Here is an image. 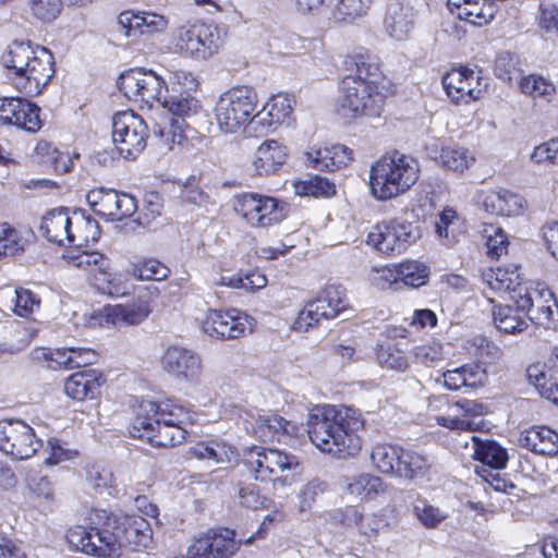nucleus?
Returning <instances> with one entry per match:
<instances>
[{
    "label": "nucleus",
    "mask_w": 558,
    "mask_h": 558,
    "mask_svg": "<svg viewBox=\"0 0 558 558\" xmlns=\"http://www.w3.org/2000/svg\"><path fill=\"white\" fill-rule=\"evenodd\" d=\"M88 520V526L75 525L68 531L71 549L99 558H116L123 546L141 550L153 541L151 527L141 515L117 517L96 509Z\"/></svg>",
    "instance_id": "f257e3e1"
},
{
    "label": "nucleus",
    "mask_w": 558,
    "mask_h": 558,
    "mask_svg": "<svg viewBox=\"0 0 558 558\" xmlns=\"http://www.w3.org/2000/svg\"><path fill=\"white\" fill-rule=\"evenodd\" d=\"M364 420L359 410L348 407L322 405L312 409L307 416V434L322 452L345 459L356 456L362 441L359 432Z\"/></svg>",
    "instance_id": "f03ea898"
},
{
    "label": "nucleus",
    "mask_w": 558,
    "mask_h": 558,
    "mask_svg": "<svg viewBox=\"0 0 558 558\" xmlns=\"http://www.w3.org/2000/svg\"><path fill=\"white\" fill-rule=\"evenodd\" d=\"M193 421L194 415L190 409L177 400H143L130 434L134 438L147 440L154 447H173L185 440L187 432L184 426Z\"/></svg>",
    "instance_id": "7ed1b4c3"
},
{
    "label": "nucleus",
    "mask_w": 558,
    "mask_h": 558,
    "mask_svg": "<svg viewBox=\"0 0 558 558\" xmlns=\"http://www.w3.org/2000/svg\"><path fill=\"white\" fill-rule=\"evenodd\" d=\"M1 64L14 86L29 97L39 95L54 73L51 51L24 41L11 43L1 56Z\"/></svg>",
    "instance_id": "20e7f679"
},
{
    "label": "nucleus",
    "mask_w": 558,
    "mask_h": 558,
    "mask_svg": "<svg viewBox=\"0 0 558 558\" xmlns=\"http://www.w3.org/2000/svg\"><path fill=\"white\" fill-rule=\"evenodd\" d=\"M420 172V163L414 157L398 150L386 154L371 167L372 195L379 201L398 197L417 182Z\"/></svg>",
    "instance_id": "39448f33"
},
{
    "label": "nucleus",
    "mask_w": 558,
    "mask_h": 558,
    "mask_svg": "<svg viewBox=\"0 0 558 558\" xmlns=\"http://www.w3.org/2000/svg\"><path fill=\"white\" fill-rule=\"evenodd\" d=\"M256 105V92L250 86H235L222 93L214 108L219 130L223 133H236L250 122L264 123L262 112L253 114Z\"/></svg>",
    "instance_id": "423d86ee"
},
{
    "label": "nucleus",
    "mask_w": 558,
    "mask_h": 558,
    "mask_svg": "<svg viewBox=\"0 0 558 558\" xmlns=\"http://www.w3.org/2000/svg\"><path fill=\"white\" fill-rule=\"evenodd\" d=\"M511 300L518 311L545 329L558 330V304L548 287L538 281H524L514 290Z\"/></svg>",
    "instance_id": "0eeeda50"
},
{
    "label": "nucleus",
    "mask_w": 558,
    "mask_h": 558,
    "mask_svg": "<svg viewBox=\"0 0 558 558\" xmlns=\"http://www.w3.org/2000/svg\"><path fill=\"white\" fill-rule=\"evenodd\" d=\"M338 102L339 112L344 118L375 117L380 114L385 96L373 80L343 77L340 83Z\"/></svg>",
    "instance_id": "6e6552de"
},
{
    "label": "nucleus",
    "mask_w": 558,
    "mask_h": 558,
    "mask_svg": "<svg viewBox=\"0 0 558 558\" xmlns=\"http://www.w3.org/2000/svg\"><path fill=\"white\" fill-rule=\"evenodd\" d=\"M243 462L256 481H271L275 487L290 485L292 478L284 473L299 466L295 456L257 446L245 451Z\"/></svg>",
    "instance_id": "1a4fd4ad"
},
{
    "label": "nucleus",
    "mask_w": 558,
    "mask_h": 558,
    "mask_svg": "<svg viewBox=\"0 0 558 558\" xmlns=\"http://www.w3.org/2000/svg\"><path fill=\"white\" fill-rule=\"evenodd\" d=\"M121 93L131 101L140 106L151 108L154 104H161L168 86L165 80L155 71L135 68L123 72L118 81Z\"/></svg>",
    "instance_id": "9d476101"
},
{
    "label": "nucleus",
    "mask_w": 558,
    "mask_h": 558,
    "mask_svg": "<svg viewBox=\"0 0 558 558\" xmlns=\"http://www.w3.org/2000/svg\"><path fill=\"white\" fill-rule=\"evenodd\" d=\"M43 447L35 429L22 418L0 420V451L14 461L33 458Z\"/></svg>",
    "instance_id": "9b49d317"
},
{
    "label": "nucleus",
    "mask_w": 558,
    "mask_h": 558,
    "mask_svg": "<svg viewBox=\"0 0 558 558\" xmlns=\"http://www.w3.org/2000/svg\"><path fill=\"white\" fill-rule=\"evenodd\" d=\"M347 306L345 289L341 286L330 284L300 311L293 323V329L305 332L322 319L336 318Z\"/></svg>",
    "instance_id": "f8f14e48"
},
{
    "label": "nucleus",
    "mask_w": 558,
    "mask_h": 558,
    "mask_svg": "<svg viewBox=\"0 0 558 558\" xmlns=\"http://www.w3.org/2000/svg\"><path fill=\"white\" fill-rule=\"evenodd\" d=\"M222 40L217 27L206 23L182 26L174 33L175 51L194 60H206L214 56Z\"/></svg>",
    "instance_id": "ddd939ff"
},
{
    "label": "nucleus",
    "mask_w": 558,
    "mask_h": 558,
    "mask_svg": "<svg viewBox=\"0 0 558 558\" xmlns=\"http://www.w3.org/2000/svg\"><path fill=\"white\" fill-rule=\"evenodd\" d=\"M420 238L417 226L393 219L374 226L367 234L366 243L383 254L395 255L404 252Z\"/></svg>",
    "instance_id": "4468645a"
},
{
    "label": "nucleus",
    "mask_w": 558,
    "mask_h": 558,
    "mask_svg": "<svg viewBox=\"0 0 558 558\" xmlns=\"http://www.w3.org/2000/svg\"><path fill=\"white\" fill-rule=\"evenodd\" d=\"M147 137L145 121L133 111H120L113 116L112 141L123 158H136L146 147Z\"/></svg>",
    "instance_id": "2eb2a0df"
},
{
    "label": "nucleus",
    "mask_w": 558,
    "mask_h": 558,
    "mask_svg": "<svg viewBox=\"0 0 558 558\" xmlns=\"http://www.w3.org/2000/svg\"><path fill=\"white\" fill-rule=\"evenodd\" d=\"M233 208L251 227L256 228L271 226L284 218L283 207L276 198L256 193L236 196Z\"/></svg>",
    "instance_id": "dca6fc26"
},
{
    "label": "nucleus",
    "mask_w": 558,
    "mask_h": 558,
    "mask_svg": "<svg viewBox=\"0 0 558 558\" xmlns=\"http://www.w3.org/2000/svg\"><path fill=\"white\" fill-rule=\"evenodd\" d=\"M86 201L96 215L111 221L131 217L137 209L135 197L112 189H94Z\"/></svg>",
    "instance_id": "f3484780"
},
{
    "label": "nucleus",
    "mask_w": 558,
    "mask_h": 558,
    "mask_svg": "<svg viewBox=\"0 0 558 558\" xmlns=\"http://www.w3.org/2000/svg\"><path fill=\"white\" fill-rule=\"evenodd\" d=\"M240 418L245 424V429L263 441H284L298 434L299 427L294 422L288 421L276 413L243 412Z\"/></svg>",
    "instance_id": "a211bd4d"
},
{
    "label": "nucleus",
    "mask_w": 558,
    "mask_h": 558,
    "mask_svg": "<svg viewBox=\"0 0 558 558\" xmlns=\"http://www.w3.org/2000/svg\"><path fill=\"white\" fill-rule=\"evenodd\" d=\"M448 97L454 104H469L480 99L484 88L480 72L460 66L446 73L441 80Z\"/></svg>",
    "instance_id": "6ab92c4d"
},
{
    "label": "nucleus",
    "mask_w": 558,
    "mask_h": 558,
    "mask_svg": "<svg viewBox=\"0 0 558 558\" xmlns=\"http://www.w3.org/2000/svg\"><path fill=\"white\" fill-rule=\"evenodd\" d=\"M150 312L147 296L140 295L132 303L104 306L97 312L94 319L102 327L131 326L141 324L149 316Z\"/></svg>",
    "instance_id": "aec40b11"
},
{
    "label": "nucleus",
    "mask_w": 558,
    "mask_h": 558,
    "mask_svg": "<svg viewBox=\"0 0 558 558\" xmlns=\"http://www.w3.org/2000/svg\"><path fill=\"white\" fill-rule=\"evenodd\" d=\"M416 10L410 0H388L384 13V31L390 38L402 41L415 27Z\"/></svg>",
    "instance_id": "412c9836"
},
{
    "label": "nucleus",
    "mask_w": 558,
    "mask_h": 558,
    "mask_svg": "<svg viewBox=\"0 0 558 558\" xmlns=\"http://www.w3.org/2000/svg\"><path fill=\"white\" fill-rule=\"evenodd\" d=\"M486 413V407L470 399H461L453 404H448V413L437 415L435 420L438 425L449 429L475 430L481 422L475 421Z\"/></svg>",
    "instance_id": "4be33fe9"
},
{
    "label": "nucleus",
    "mask_w": 558,
    "mask_h": 558,
    "mask_svg": "<svg viewBox=\"0 0 558 558\" xmlns=\"http://www.w3.org/2000/svg\"><path fill=\"white\" fill-rule=\"evenodd\" d=\"M162 367L178 379L197 383L202 373V361L194 351L182 347H170L162 356Z\"/></svg>",
    "instance_id": "5701e85b"
},
{
    "label": "nucleus",
    "mask_w": 558,
    "mask_h": 558,
    "mask_svg": "<svg viewBox=\"0 0 558 558\" xmlns=\"http://www.w3.org/2000/svg\"><path fill=\"white\" fill-rule=\"evenodd\" d=\"M451 14L475 26L488 24L497 11L492 0H447Z\"/></svg>",
    "instance_id": "b1692460"
},
{
    "label": "nucleus",
    "mask_w": 558,
    "mask_h": 558,
    "mask_svg": "<svg viewBox=\"0 0 558 558\" xmlns=\"http://www.w3.org/2000/svg\"><path fill=\"white\" fill-rule=\"evenodd\" d=\"M288 158V148L276 140L264 141L255 150L253 168L258 175L276 173Z\"/></svg>",
    "instance_id": "393cba45"
},
{
    "label": "nucleus",
    "mask_w": 558,
    "mask_h": 558,
    "mask_svg": "<svg viewBox=\"0 0 558 558\" xmlns=\"http://www.w3.org/2000/svg\"><path fill=\"white\" fill-rule=\"evenodd\" d=\"M310 165L320 171H333L347 166L352 160V150L344 145L335 144L324 147H312L307 153Z\"/></svg>",
    "instance_id": "a878e982"
},
{
    "label": "nucleus",
    "mask_w": 558,
    "mask_h": 558,
    "mask_svg": "<svg viewBox=\"0 0 558 558\" xmlns=\"http://www.w3.org/2000/svg\"><path fill=\"white\" fill-rule=\"evenodd\" d=\"M104 383L102 375L94 369L77 372L66 378L64 392L77 401L87 398L93 399L100 393V387Z\"/></svg>",
    "instance_id": "bb28decb"
},
{
    "label": "nucleus",
    "mask_w": 558,
    "mask_h": 558,
    "mask_svg": "<svg viewBox=\"0 0 558 558\" xmlns=\"http://www.w3.org/2000/svg\"><path fill=\"white\" fill-rule=\"evenodd\" d=\"M72 211L65 207L46 213L39 226L40 234L51 243L64 245L69 239Z\"/></svg>",
    "instance_id": "cd10ccee"
},
{
    "label": "nucleus",
    "mask_w": 558,
    "mask_h": 558,
    "mask_svg": "<svg viewBox=\"0 0 558 558\" xmlns=\"http://www.w3.org/2000/svg\"><path fill=\"white\" fill-rule=\"evenodd\" d=\"M465 448H470V456L495 470H501L508 461V453L498 442L492 439H481L477 436L471 437V442H465Z\"/></svg>",
    "instance_id": "c85d7f7f"
},
{
    "label": "nucleus",
    "mask_w": 558,
    "mask_h": 558,
    "mask_svg": "<svg viewBox=\"0 0 558 558\" xmlns=\"http://www.w3.org/2000/svg\"><path fill=\"white\" fill-rule=\"evenodd\" d=\"M519 442L537 454L555 456L558 453V434L546 426H533L524 430Z\"/></svg>",
    "instance_id": "c756f323"
},
{
    "label": "nucleus",
    "mask_w": 558,
    "mask_h": 558,
    "mask_svg": "<svg viewBox=\"0 0 558 558\" xmlns=\"http://www.w3.org/2000/svg\"><path fill=\"white\" fill-rule=\"evenodd\" d=\"M66 243L75 247L87 246L98 241L100 230L98 222L83 211H72Z\"/></svg>",
    "instance_id": "7c9ffc66"
},
{
    "label": "nucleus",
    "mask_w": 558,
    "mask_h": 558,
    "mask_svg": "<svg viewBox=\"0 0 558 558\" xmlns=\"http://www.w3.org/2000/svg\"><path fill=\"white\" fill-rule=\"evenodd\" d=\"M482 204L490 214L512 216L521 210L522 197L505 189L490 190L483 194Z\"/></svg>",
    "instance_id": "2f4dec72"
},
{
    "label": "nucleus",
    "mask_w": 558,
    "mask_h": 558,
    "mask_svg": "<svg viewBox=\"0 0 558 558\" xmlns=\"http://www.w3.org/2000/svg\"><path fill=\"white\" fill-rule=\"evenodd\" d=\"M92 283L100 293L112 298L129 295L134 290V284L129 275L111 272L110 268L92 276Z\"/></svg>",
    "instance_id": "473e14b6"
},
{
    "label": "nucleus",
    "mask_w": 558,
    "mask_h": 558,
    "mask_svg": "<svg viewBox=\"0 0 558 558\" xmlns=\"http://www.w3.org/2000/svg\"><path fill=\"white\" fill-rule=\"evenodd\" d=\"M433 464L432 458L403 448L399 464H397V476L409 481L423 478L429 473Z\"/></svg>",
    "instance_id": "72a5a7b5"
},
{
    "label": "nucleus",
    "mask_w": 558,
    "mask_h": 558,
    "mask_svg": "<svg viewBox=\"0 0 558 558\" xmlns=\"http://www.w3.org/2000/svg\"><path fill=\"white\" fill-rule=\"evenodd\" d=\"M483 282L495 292H509L514 295V290L524 284L521 281L519 268L512 266L510 268H488L482 274Z\"/></svg>",
    "instance_id": "f704fd0d"
},
{
    "label": "nucleus",
    "mask_w": 558,
    "mask_h": 558,
    "mask_svg": "<svg viewBox=\"0 0 558 558\" xmlns=\"http://www.w3.org/2000/svg\"><path fill=\"white\" fill-rule=\"evenodd\" d=\"M388 485L379 477L372 474H360L349 480L345 489L354 498L363 501L375 499L387 492Z\"/></svg>",
    "instance_id": "c9c22d12"
},
{
    "label": "nucleus",
    "mask_w": 558,
    "mask_h": 558,
    "mask_svg": "<svg viewBox=\"0 0 558 558\" xmlns=\"http://www.w3.org/2000/svg\"><path fill=\"white\" fill-rule=\"evenodd\" d=\"M371 0H337L329 10L327 21L335 25H348L366 15Z\"/></svg>",
    "instance_id": "e433bc0d"
},
{
    "label": "nucleus",
    "mask_w": 558,
    "mask_h": 558,
    "mask_svg": "<svg viewBox=\"0 0 558 558\" xmlns=\"http://www.w3.org/2000/svg\"><path fill=\"white\" fill-rule=\"evenodd\" d=\"M402 449L391 444H376L369 453L371 462L380 473L397 476V464H399Z\"/></svg>",
    "instance_id": "4c0bfd02"
},
{
    "label": "nucleus",
    "mask_w": 558,
    "mask_h": 558,
    "mask_svg": "<svg viewBox=\"0 0 558 558\" xmlns=\"http://www.w3.org/2000/svg\"><path fill=\"white\" fill-rule=\"evenodd\" d=\"M64 258L69 266L89 271L93 276L110 268V259L97 251L69 252Z\"/></svg>",
    "instance_id": "58836bf2"
},
{
    "label": "nucleus",
    "mask_w": 558,
    "mask_h": 558,
    "mask_svg": "<svg viewBox=\"0 0 558 558\" xmlns=\"http://www.w3.org/2000/svg\"><path fill=\"white\" fill-rule=\"evenodd\" d=\"M461 231V219L458 213L452 208H444L437 216L435 222V232L444 243L451 245L457 241Z\"/></svg>",
    "instance_id": "ea45409f"
},
{
    "label": "nucleus",
    "mask_w": 558,
    "mask_h": 558,
    "mask_svg": "<svg viewBox=\"0 0 558 558\" xmlns=\"http://www.w3.org/2000/svg\"><path fill=\"white\" fill-rule=\"evenodd\" d=\"M493 319L495 326L502 332L515 335L527 328V323L509 305H494Z\"/></svg>",
    "instance_id": "a19ab883"
},
{
    "label": "nucleus",
    "mask_w": 558,
    "mask_h": 558,
    "mask_svg": "<svg viewBox=\"0 0 558 558\" xmlns=\"http://www.w3.org/2000/svg\"><path fill=\"white\" fill-rule=\"evenodd\" d=\"M520 88L523 94L534 99H542L547 102L551 101L556 94L555 84L542 75L531 74L522 77Z\"/></svg>",
    "instance_id": "79ce46f5"
},
{
    "label": "nucleus",
    "mask_w": 558,
    "mask_h": 558,
    "mask_svg": "<svg viewBox=\"0 0 558 558\" xmlns=\"http://www.w3.org/2000/svg\"><path fill=\"white\" fill-rule=\"evenodd\" d=\"M40 108L29 100L22 98L20 108L15 113L13 125L28 133H36L43 126L40 119Z\"/></svg>",
    "instance_id": "37998d69"
},
{
    "label": "nucleus",
    "mask_w": 558,
    "mask_h": 558,
    "mask_svg": "<svg viewBox=\"0 0 558 558\" xmlns=\"http://www.w3.org/2000/svg\"><path fill=\"white\" fill-rule=\"evenodd\" d=\"M400 286L420 288L426 284L429 277V268L422 262L407 260L398 265Z\"/></svg>",
    "instance_id": "c03bdc74"
},
{
    "label": "nucleus",
    "mask_w": 558,
    "mask_h": 558,
    "mask_svg": "<svg viewBox=\"0 0 558 558\" xmlns=\"http://www.w3.org/2000/svg\"><path fill=\"white\" fill-rule=\"evenodd\" d=\"M160 105L173 116L182 118L195 116L201 109L199 101L190 94L172 95L170 97L165 95Z\"/></svg>",
    "instance_id": "a18cd8bd"
},
{
    "label": "nucleus",
    "mask_w": 558,
    "mask_h": 558,
    "mask_svg": "<svg viewBox=\"0 0 558 558\" xmlns=\"http://www.w3.org/2000/svg\"><path fill=\"white\" fill-rule=\"evenodd\" d=\"M439 161L450 170L463 172L473 165L475 157L464 147H444L439 154Z\"/></svg>",
    "instance_id": "49530a36"
},
{
    "label": "nucleus",
    "mask_w": 558,
    "mask_h": 558,
    "mask_svg": "<svg viewBox=\"0 0 558 558\" xmlns=\"http://www.w3.org/2000/svg\"><path fill=\"white\" fill-rule=\"evenodd\" d=\"M294 14L307 22H322L329 15L327 0H293Z\"/></svg>",
    "instance_id": "de8ad7c7"
},
{
    "label": "nucleus",
    "mask_w": 558,
    "mask_h": 558,
    "mask_svg": "<svg viewBox=\"0 0 558 558\" xmlns=\"http://www.w3.org/2000/svg\"><path fill=\"white\" fill-rule=\"evenodd\" d=\"M294 190L301 196L330 197L336 194L335 184L320 175L294 183Z\"/></svg>",
    "instance_id": "09e8293b"
},
{
    "label": "nucleus",
    "mask_w": 558,
    "mask_h": 558,
    "mask_svg": "<svg viewBox=\"0 0 558 558\" xmlns=\"http://www.w3.org/2000/svg\"><path fill=\"white\" fill-rule=\"evenodd\" d=\"M194 457L203 460H211L216 463L230 462L234 457V451L231 446L219 442H199L192 448Z\"/></svg>",
    "instance_id": "8fccbe9b"
},
{
    "label": "nucleus",
    "mask_w": 558,
    "mask_h": 558,
    "mask_svg": "<svg viewBox=\"0 0 558 558\" xmlns=\"http://www.w3.org/2000/svg\"><path fill=\"white\" fill-rule=\"evenodd\" d=\"M293 98L288 94L272 96L266 108L269 117L268 126L281 124L289 121L292 113Z\"/></svg>",
    "instance_id": "3c124183"
},
{
    "label": "nucleus",
    "mask_w": 558,
    "mask_h": 558,
    "mask_svg": "<svg viewBox=\"0 0 558 558\" xmlns=\"http://www.w3.org/2000/svg\"><path fill=\"white\" fill-rule=\"evenodd\" d=\"M377 360L383 367L403 372L409 366L405 352L397 344L387 343L379 345Z\"/></svg>",
    "instance_id": "603ef678"
},
{
    "label": "nucleus",
    "mask_w": 558,
    "mask_h": 558,
    "mask_svg": "<svg viewBox=\"0 0 558 558\" xmlns=\"http://www.w3.org/2000/svg\"><path fill=\"white\" fill-rule=\"evenodd\" d=\"M169 275V267L155 258L142 260L132 268V276L138 280L160 281Z\"/></svg>",
    "instance_id": "864d4df0"
},
{
    "label": "nucleus",
    "mask_w": 558,
    "mask_h": 558,
    "mask_svg": "<svg viewBox=\"0 0 558 558\" xmlns=\"http://www.w3.org/2000/svg\"><path fill=\"white\" fill-rule=\"evenodd\" d=\"M229 310H209L203 320L202 328L208 336L217 339H227V325Z\"/></svg>",
    "instance_id": "5fc2aeb1"
},
{
    "label": "nucleus",
    "mask_w": 558,
    "mask_h": 558,
    "mask_svg": "<svg viewBox=\"0 0 558 558\" xmlns=\"http://www.w3.org/2000/svg\"><path fill=\"white\" fill-rule=\"evenodd\" d=\"M211 546L215 558L232 556L239 549V543L234 539V531L222 529L210 533Z\"/></svg>",
    "instance_id": "6e6d98bb"
},
{
    "label": "nucleus",
    "mask_w": 558,
    "mask_h": 558,
    "mask_svg": "<svg viewBox=\"0 0 558 558\" xmlns=\"http://www.w3.org/2000/svg\"><path fill=\"white\" fill-rule=\"evenodd\" d=\"M25 241L8 223L0 225V256H13L24 251Z\"/></svg>",
    "instance_id": "4d7b16f0"
},
{
    "label": "nucleus",
    "mask_w": 558,
    "mask_h": 558,
    "mask_svg": "<svg viewBox=\"0 0 558 558\" xmlns=\"http://www.w3.org/2000/svg\"><path fill=\"white\" fill-rule=\"evenodd\" d=\"M494 72L500 80L511 82L520 75L518 57L509 51L500 52L496 58Z\"/></svg>",
    "instance_id": "13d9d810"
},
{
    "label": "nucleus",
    "mask_w": 558,
    "mask_h": 558,
    "mask_svg": "<svg viewBox=\"0 0 558 558\" xmlns=\"http://www.w3.org/2000/svg\"><path fill=\"white\" fill-rule=\"evenodd\" d=\"M413 511L417 520L427 529L438 526L447 518L444 511L425 500L415 504Z\"/></svg>",
    "instance_id": "bf43d9fd"
},
{
    "label": "nucleus",
    "mask_w": 558,
    "mask_h": 558,
    "mask_svg": "<svg viewBox=\"0 0 558 558\" xmlns=\"http://www.w3.org/2000/svg\"><path fill=\"white\" fill-rule=\"evenodd\" d=\"M349 64L355 69V75H347L345 77L369 78L377 76L379 72L378 64L374 57L368 53H355L350 57Z\"/></svg>",
    "instance_id": "052dcab7"
},
{
    "label": "nucleus",
    "mask_w": 558,
    "mask_h": 558,
    "mask_svg": "<svg viewBox=\"0 0 558 558\" xmlns=\"http://www.w3.org/2000/svg\"><path fill=\"white\" fill-rule=\"evenodd\" d=\"M180 197L184 203L198 207L207 205L210 201L209 195L195 178L189 179L181 185Z\"/></svg>",
    "instance_id": "680f3d73"
},
{
    "label": "nucleus",
    "mask_w": 558,
    "mask_h": 558,
    "mask_svg": "<svg viewBox=\"0 0 558 558\" xmlns=\"http://www.w3.org/2000/svg\"><path fill=\"white\" fill-rule=\"evenodd\" d=\"M228 319L227 329L230 330H227V339L239 338L253 329L252 318L236 308L229 310Z\"/></svg>",
    "instance_id": "e2e57ef3"
},
{
    "label": "nucleus",
    "mask_w": 558,
    "mask_h": 558,
    "mask_svg": "<svg viewBox=\"0 0 558 558\" xmlns=\"http://www.w3.org/2000/svg\"><path fill=\"white\" fill-rule=\"evenodd\" d=\"M487 255L492 258L500 257L508 247V238L501 228L489 227L485 229Z\"/></svg>",
    "instance_id": "0e129e2a"
},
{
    "label": "nucleus",
    "mask_w": 558,
    "mask_h": 558,
    "mask_svg": "<svg viewBox=\"0 0 558 558\" xmlns=\"http://www.w3.org/2000/svg\"><path fill=\"white\" fill-rule=\"evenodd\" d=\"M97 353L87 348H70V355L65 360H57V364L64 368L83 367L95 363Z\"/></svg>",
    "instance_id": "69168bd1"
},
{
    "label": "nucleus",
    "mask_w": 558,
    "mask_h": 558,
    "mask_svg": "<svg viewBox=\"0 0 558 558\" xmlns=\"http://www.w3.org/2000/svg\"><path fill=\"white\" fill-rule=\"evenodd\" d=\"M32 13L43 22H51L61 12V0H29Z\"/></svg>",
    "instance_id": "338daca9"
},
{
    "label": "nucleus",
    "mask_w": 558,
    "mask_h": 558,
    "mask_svg": "<svg viewBox=\"0 0 558 558\" xmlns=\"http://www.w3.org/2000/svg\"><path fill=\"white\" fill-rule=\"evenodd\" d=\"M399 271L398 266L393 268L381 267V268H373L369 275V280L373 286L380 290H387L396 286L400 287L399 282Z\"/></svg>",
    "instance_id": "774afa93"
}]
</instances>
